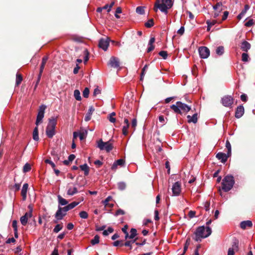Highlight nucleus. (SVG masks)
Segmentation results:
<instances>
[{
  "mask_svg": "<svg viewBox=\"0 0 255 255\" xmlns=\"http://www.w3.org/2000/svg\"><path fill=\"white\" fill-rule=\"evenodd\" d=\"M212 233V230L209 227H205L204 226L198 227L194 233L195 236L193 239L197 242H200L202 239L209 237Z\"/></svg>",
  "mask_w": 255,
  "mask_h": 255,
  "instance_id": "nucleus-1",
  "label": "nucleus"
},
{
  "mask_svg": "<svg viewBox=\"0 0 255 255\" xmlns=\"http://www.w3.org/2000/svg\"><path fill=\"white\" fill-rule=\"evenodd\" d=\"M173 5L172 0H156L154 6V10L155 11L159 9L161 12L167 14L168 9Z\"/></svg>",
  "mask_w": 255,
  "mask_h": 255,
  "instance_id": "nucleus-2",
  "label": "nucleus"
},
{
  "mask_svg": "<svg viewBox=\"0 0 255 255\" xmlns=\"http://www.w3.org/2000/svg\"><path fill=\"white\" fill-rule=\"evenodd\" d=\"M235 184L233 176L228 175L226 176L222 182V189L225 192H228L233 188Z\"/></svg>",
  "mask_w": 255,
  "mask_h": 255,
  "instance_id": "nucleus-3",
  "label": "nucleus"
},
{
  "mask_svg": "<svg viewBox=\"0 0 255 255\" xmlns=\"http://www.w3.org/2000/svg\"><path fill=\"white\" fill-rule=\"evenodd\" d=\"M57 124V119L52 117L49 122L46 129V134L49 138H52L55 134V128Z\"/></svg>",
  "mask_w": 255,
  "mask_h": 255,
  "instance_id": "nucleus-4",
  "label": "nucleus"
},
{
  "mask_svg": "<svg viewBox=\"0 0 255 255\" xmlns=\"http://www.w3.org/2000/svg\"><path fill=\"white\" fill-rule=\"evenodd\" d=\"M170 108L176 114H181L182 111L184 112L187 113L191 110V107L187 104H184L180 101H178L175 105H172L170 106Z\"/></svg>",
  "mask_w": 255,
  "mask_h": 255,
  "instance_id": "nucleus-5",
  "label": "nucleus"
},
{
  "mask_svg": "<svg viewBox=\"0 0 255 255\" xmlns=\"http://www.w3.org/2000/svg\"><path fill=\"white\" fill-rule=\"evenodd\" d=\"M97 147L101 150H106V152H110L113 148V144L111 142V140L107 142H104L102 139L97 141Z\"/></svg>",
  "mask_w": 255,
  "mask_h": 255,
  "instance_id": "nucleus-6",
  "label": "nucleus"
},
{
  "mask_svg": "<svg viewBox=\"0 0 255 255\" xmlns=\"http://www.w3.org/2000/svg\"><path fill=\"white\" fill-rule=\"evenodd\" d=\"M69 210H70L68 209L67 206H65L64 207L58 206V210L55 214V218L57 219V220H62L63 217L66 216V212Z\"/></svg>",
  "mask_w": 255,
  "mask_h": 255,
  "instance_id": "nucleus-7",
  "label": "nucleus"
},
{
  "mask_svg": "<svg viewBox=\"0 0 255 255\" xmlns=\"http://www.w3.org/2000/svg\"><path fill=\"white\" fill-rule=\"evenodd\" d=\"M46 108V106L44 105H42L39 107L38 114L36 117V120L35 122V124L37 126L40 123L44 116L45 110Z\"/></svg>",
  "mask_w": 255,
  "mask_h": 255,
  "instance_id": "nucleus-8",
  "label": "nucleus"
},
{
  "mask_svg": "<svg viewBox=\"0 0 255 255\" xmlns=\"http://www.w3.org/2000/svg\"><path fill=\"white\" fill-rule=\"evenodd\" d=\"M222 105L226 107H231L234 103V99L231 96L226 95L221 99Z\"/></svg>",
  "mask_w": 255,
  "mask_h": 255,
  "instance_id": "nucleus-9",
  "label": "nucleus"
},
{
  "mask_svg": "<svg viewBox=\"0 0 255 255\" xmlns=\"http://www.w3.org/2000/svg\"><path fill=\"white\" fill-rule=\"evenodd\" d=\"M198 52L200 58L202 59L207 58L210 55V50L205 46L200 47L198 49Z\"/></svg>",
  "mask_w": 255,
  "mask_h": 255,
  "instance_id": "nucleus-10",
  "label": "nucleus"
},
{
  "mask_svg": "<svg viewBox=\"0 0 255 255\" xmlns=\"http://www.w3.org/2000/svg\"><path fill=\"white\" fill-rule=\"evenodd\" d=\"M110 41L111 40L109 37L100 39L99 41V47L102 49L104 51H107L109 46V43Z\"/></svg>",
  "mask_w": 255,
  "mask_h": 255,
  "instance_id": "nucleus-11",
  "label": "nucleus"
},
{
  "mask_svg": "<svg viewBox=\"0 0 255 255\" xmlns=\"http://www.w3.org/2000/svg\"><path fill=\"white\" fill-rule=\"evenodd\" d=\"M108 65L112 68H118L120 67V60L118 58L112 56L111 57Z\"/></svg>",
  "mask_w": 255,
  "mask_h": 255,
  "instance_id": "nucleus-12",
  "label": "nucleus"
},
{
  "mask_svg": "<svg viewBox=\"0 0 255 255\" xmlns=\"http://www.w3.org/2000/svg\"><path fill=\"white\" fill-rule=\"evenodd\" d=\"M172 192L173 196H178L181 192V183L179 181L174 183L172 187Z\"/></svg>",
  "mask_w": 255,
  "mask_h": 255,
  "instance_id": "nucleus-13",
  "label": "nucleus"
},
{
  "mask_svg": "<svg viewBox=\"0 0 255 255\" xmlns=\"http://www.w3.org/2000/svg\"><path fill=\"white\" fill-rule=\"evenodd\" d=\"M32 209L31 208L30 211L28 212H26L24 215L20 217V221L21 224L25 226L27 223L28 219L32 216Z\"/></svg>",
  "mask_w": 255,
  "mask_h": 255,
  "instance_id": "nucleus-14",
  "label": "nucleus"
},
{
  "mask_svg": "<svg viewBox=\"0 0 255 255\" xmlns=\"http://www.w3.org/2000/svg\"><path fill=\"white\" fill-rule=\"evenodd\" d=\"M230 156V155H228V153L226 154L220 152H218L216 154V157L217 158L220 160L222 163H224L227 161L228 158Z\"/></svg>",
  "mask_w": 255,
  "mask_h": 255,
  "instance_id": "nucleus-15",
  "label": "nucleus"
},
{
  "mask_svg": "<svg viewBox=\"0 0 255 255\" xmlns=\"http://www.w3.org/2000/svg\"><path fill=\"white\" fill-rule=\"evenodd\" d=\"M244 114V108L242 105L238 106L235 112V117L239 119L241 118Z\"/></svg>",
  "mask_w": 255,
  "mask_h": 255,
  "instance_id": "nucleus-16",
  "label": "nucleus"
},
{
  "mask_svg": "<svg viewBox=\"0 0 255 255\" xmlns=\"http://www.w3.org/2000/svg\"><path fill=\"white\" fill-rule=\"evenodd\" d=\"M48 59V57L47 56H44L42 58V62H41L40 67L39 74L38 76V80H39V79L41 77V74H42V73L43 71V70L44 69L45 64L46 63Z\"/></svg>",
  "mask_w": 255,
  "mask_h": 255,
  "instance_id": "nucleus-17",
  "label": "nucleus"
},
{
  "mask_svg": "<svg viewBox=\"0 0 255 255\" xmlns=\"http://www.w3.org/2000/svg\"><path fill=\"white\" fill-rule=\"evenodd\" d=\"M95 109L93 106H91L89 107L87 113L86 114L85 117V121L86 122L89 121L91 119V116L93 114V113L94 112Z\"/></svg>",
  "mask_w": 255,
  "mask_h": 255,
  "instance_id": "nucleus-18",
  "label": "nucleus"
},
{
  "mask_svg": "<svg viewBox=\"0 0 255 255\" xmlns=\"http://www.w3.org/2000/svg\"><path fill=\"white\" fill-rule=\"evenodd\" d=\"M239 240L236 238H233L232 242V247L230 249L237 252L239 250Z\"/></svg>",
  "mask_w": 255,
  "mask_h": 255,
  "instance_id": "nucleus-19",
  "label": "nucleus"
},
{
  "mask_svg": "<svg viewBox=\"0 0 255 255\" xmlns=\"http://www.w3.org/2000/svg\"><path fill=\"white\" fill-rule=\"evenodd\" d=\"M28 187V184L27 183H24L23 185L21 194V196L22 197V200L23 201H25L26 200Z\"/></svg>",
  "mask_w": 255,
  "mask_h": 255,
  "instance_id": "nucleus-20",
  "label": "nucleus"
},
{
  "mask_svg": "<svg viewBox=\"0 0 255 255\" xmlns=\"http://www.w3.org/2000/svg\"><path fill=\"white\" fill-rule=\"evenodd\" d=\"M251 48V44L247 41H244L241 45V49L247 52Z\"/></svg>",
  "mask_w": 255,
  "mask_h": 255,
  "instance_id": "nucleus-21",
  "label": "nucleus"
},
{
  "mask_svg": "<svg viewBox=\"0 0 255 255\" xmlns=\"http://www.w3.org/2000/svg\"><path fill=\"white\" fill-rule=\"evenodd\" d=\"M187 118L188 119V122L189 123H193L194 124H196L198 121V114L197 113H195L193 115V116L188 115L187 116Z\"/></svg>",
  "mask_w": 255,
  "mask_h": 255,
  "instance_id": "nucleus-22",
  "label": "nucleus"
},
{
  "mask_svg": "<svg viewBox=\"0 0 255 255\" xmlns=\"http://www.w3.org/2000/svg\"><path fill=\"white\" fill-rule=\"evenodd\" d=\"M253 224L250 220L244 221L240 223V227L243 229H246L247 227H252Z\"/></svg>",
  "mask_w": 255,
  "mask_h": 255,
  "instance_id": "nucleus-23",
  "label": "nucleus"
},
{
  "mask_svg": "<svg viewBox=\"0 0 255 255\" xmlns=\"http://www.w3.org/2000/svg\"><path fill=\"white\" fill-rule=\"evenodd\" d=\"M250 6L248 4H246L244 6V9L242 10L241 13L238 15V18L240 20L246 13L247 11L250 9Z\"/></svg>",
  "mask_w": 255,
  "mask_h": 255,
  "instance_id": "nucleus-24",
  "label": "nucleus"
},
{
  "mask_svg": "<svg viewBox=\"0 0 255 255\" xmlns=\"http://www.w3.org/2000/svg\"><path fill=\"white\" fill-rule=\"evenodd\" d=\"M58 198V202L59 204V206H65L66 205L68 202L65 199L62 198L60 195H58L57 196Z\"/></svg>",
  "mask_w": 255,
  "mask_h": 255,
  "instance_id": "nucleus-25",
  "label": "nucleus"
},
{
  "mask_svg": "<svg viewBox=\"0 0 255 255\" xmlns=\"http://www.w3.org/2000/svg\"><path fill=\"white\" fill-rule=\"evenodd\" d=\"M81 170L84 172V175L87 176L89 173V167L86 163L80 166Z\"/></svg>",
  "mask_w": 255,
  "mask_h": 255,
  "instance_id": "nucleus-26",
  "label": "nucleus"
},
{
  "mask_svg": "<svg viewBox=\"0 0 255 255\" xmlns=\"http://www.w3.org/2000/svg\"><path fill=\"white\" fill-rule=\"evenodd\" d=\"M77 193H78V190L77 188L75 187L73 188L69 187L67 192V195L70 196H73Z\"/></svg>",
  "mask_w": 255,
  "mask_h": 255,
  "instance_id": "nucleus-27",
  "label": "nucleus"
},
{
  "mask_svg": "<svg viewBox=\"0 0 255 255\" xmlns=\"http://www.w3.org/2000/svg\"><path fill=\"white\" fill-rule=\"evenodd\" d=\"M222 6V3L221 2H218L213 6V8L215 10L218 11L219 12H220L223 10Z\"/></svg>",
  "mask_w": 255,
  "mask_h": 255,
  "instance_id": "nucleus-28",
  "label": "nucleus"
},
{
  "mask_svg": "<svg viewBox=\"0 0 255 255\" xmlns=\"http://www.w3.org/2000/svg\"><path fill=\"white\" fill-rule=\"evenodd\" d=\"M32 136H33V139L34 140L38 141L39 140L38 128V127L37 126L34 128Z\"/></svg>",
  "mask_w": 255,
  "mask_h": 255,
  "instance_id": "nucleus-29",
  "label": "nucleus"
},
{
  "mask_svg": "<svg viewBox=\"0 0 255 255\" xmlns=\"http://www.w3.org/2000/svg\"><path fill=\"white\" fill-rule=\"evenodd\" d=\"M224 53V47L223 46H218L216 49V53L219 55L221 56Z\"/></svg>",
  "mask_w": 255,
  "mask_h": 255,
  "instance_id": "nucleus-30",
  "label": "nucleus"
},
{
  "mask_svg": "<svg viewBox=\"0 0 255 255\" xmlns=\"http://www.w3.org/2000/svg\"><path fill=\"white\" fill-rule=\"evenodd\" d=\"M126 183L125 182H119L118 183V188L120 190L123 191L126 188Z\"/></svg>",
  "mask_w": 255,
  "mask_h": 255,
  "instance_id": "nucleus-31",
  "label": "nucleus"
},
{
  "mask_svg": "<svg viewBox=\"0 0 255 255\" xmlns=\"http://www.w3.org/2000/svg\"><path fill=\"white\" fill-rule=\"evenodd\" d=\"M99 236L98 235H96L94 237V238L91 241V244L94 246L96 244H98L99 243Z\"/></svg>",
  "mask_w": 255,
  "mask_h": 255,
  "instance_id": "nucleus-32",
  "label": "nucleus"
},
{
  "mask_svg": "<svg viewBox=\"0 0 255 255\" xmlns=\"http://www.w3.org/2000/svg\"><path fill=\"white\" fill-rule=\"evenodd\" d=\"M74 96L76 100L79 101L81 100L80 92L78 90H75L74 91Z\"/></svg>",
  "mask_w": 255,
  "mask_h": 255,
  "instance_id": "nucleus-33",
  "label": "nucleus"
},
{
  "mask_svg": "<svg viewBox=\"0 0 255 255\" xmlns=\"http://www.w3.org/2000/svg\"><path fill=\"white\" fill-rule=\"evenodd\" d=\"M136 240H137V238H136L133 240H131V241H127L124 243V246H125L126 247H128L129 248V249L131 250L132 248L131 244L134 243V242H135Z\"/></svg>",
  "mask_w": 255,
  "mask_h": 255,
  "instance_id": "nucleus-34",
  "label": "nucleus"
},
{
  "mask_svg": "<svg viewBox=\"0 0 255 255\" xmlns=\"http://www.w3.org/2000/svg\"><path fill=\"white\" fill-rule=\"evenodd\" d=\"M137 231L134 228H131L130 231L129 239H133L137 235Z\"/></svg>",
  "mask_w": 255,
  "mask_h": 255,
  "instance_id": "nucleus-35",
  "label": "nucleus"
},
{
  "mask_svg": "<svg viewBox=\"0 0 255 255\" xmlns=\"http://www.w3.org/2000/svg\"><path fill=\"white\" fill-rule=\"evenodd\" d=\"M114 232V229L113 228L109 227L108 228L107 230H104L103 232V235L104 236H107L109 235V233H112Z\"/></svg>",
  "mask_w": 255,
  "mask_h": 255,
  "instance_id": "nucleus-36",
  "label": "nucleus"
},
{
  "mask_svg": "<svg viewBox=\"0 0 255 255\" xmlns=\"http://www.w3.org/2000/svg\"><path fill=\"white\" fill-rule=\"evenodd\" d=\"M148 68V65L146 64L144 65V66L143 67L142 69V71L140 74V80H142L144 77V76L145 74V72Z\"/></svg>",
  "mask_w": 255,
  "mask_h": 255,
  "instance_id": "nucleus-37",
  "label": "nucleus"
},
{
  "mask_svg": "<svg viewBox=\"0 0 255 255\" xmlns=\"http://www.w3.org/2000/svg\"><path fill=\"white\" fill-rule=\"evenodd\" d=\"M79 204V202H73L71 203L70 204H69L68 205H66L68 209L70 210L74 208H75L76 206H77Z\"/></svg>",
  "mask_w": 255,
  "mask_h": 255,
  "instance_id": "nucleus-38",
  "label": "nucleus"
},
{
  "mask_svg": "<svg viewBox=\"0 0 255 255\" xmlns=\"http://www.w3.org/2000/svg\"><path fill=\"white\" fill-rule=\"evenodd\" d=\"M226 147L228 149V155H231V145L229 140H227L226 142Z\"/></svg>",
  "mask_w": 255,
  "mask_h": 255,
  "instance_id": "nucleus-39",
  "label": "nucleus"
},
{
  "mask_svg": "<svg viewBox=\"0 0 255 255\" xmlns=\"http://www.w3.org/2000/svg\"><path fill=\"white\" fill-rule=\"evenodd\" d=\"M30 169H31V166L29 163H26L23 166V171L24 173H26V172L29 171L30 170Z\"/></svg>",
  "mask_w": 255,
  "mask_h": 255,
  "instance_id": "nucleus-40",
  "label": "nucleus"
},
{
  "mask_svg": "<svg viewBox=\"0 0 255 255\" xmlns=\"http://www.w3.org/2000/svg\"><path fill=\"white\" fill-rule=\"evenodd\" d=\"M154 24L153 19L152 18L149 19L145 23V26L147 28L152 27Z\"/></svg>",
  "mask_w": 255,
  "mask_h": 255,
  "instance_id": "nucleus-41",
  "label": "nucleus"
},
{
  "mask_svg": "<svg viewBox=\"0 0 255 255\" xmlns=\"http://www.w3.org/2000/svg\"><path fill=\"white\" fill-rule=\"evenodd\" d=\"M79 216L82 219H86L88 218V214L86 211H82L79 213Z\"/></svg>",
  "mask_w": 255,
  "mask_h": 255,
  "instance_id": "nucleus-42",
  "label": "nucleus"
},
{
  "mask_svg": "<svg viewBox=\"0 0 255 255\" xmlns=\"http://www.w3.org/2000/svg\"><path fill=\"white\" fill-rule=\"evenodd\" d=\"M136 12L139 14H143L144 13V7L137 6L136 8Z\"/></svg>",
  "mask_w": 255,
  "mask_h": 255,
  "instance_id": "nucleus-43",
  "label": "nucleus"
},
{
  "mask_svg": "<svg viewBox=\"0 0 255 255\" xmlns=\"http://www.w3.org/2000/svg\"><path fill=\"white\" fill-rule=\"evenodd\" d=\"M22 80V76L20 74H16V85H19Z\"/></svg>",
  "mask_w": 255,
  "mask_h": 255,
  "instance_id": "nucleus-44",
  "label": "nucleus"
},
{
  "mask_svg": "<svg viewBox=\"0 0 255 255\" xmlns=\"http://www.w3.org/2000/svg\"><path fill=\"white\" fill-rule=\"evenodd\" d=\"M129 125H125L122 128V132L123 134L125 135H127L128 133V128H129Z\"/></svg>",
  "mask_w": 255,
  "mask_h": 255,
  "instance_id": "nucleus-45",
  "label": "nucleus"
},
{
  "mask_svg": "<svg viewBox=\"0 0 255 255\" xmlns=\"http://www.w3.org/2000/svg\"><path fill=\"white\" fill-rule=\"evenodd\" d=\"M113 245L115 247H118L119 246H124V244L123 243V241L121 240H117L116 241H115L113 243Z\"/></svg>",
  "mask_w": 255,
  "mask_h": 255,
  "instance_id": "nucleus-46",
  "label": "nucleus"
},
{
  "mask_svg": "<svg viewBox=\"0 0 255 255\" xmlns=\"http://www.w3.org/2000/svg\"><path fill=\"white\" fill-rule=\"evenodd\" d=\"M62 226L60 225V224H57L55 226L53 229V232L54 233H57L62 229Z\"/></svg>",
  "mask_w": 255,
  "mask_h": 255,
  "instance_id": "nucleus-47",
  "label": "nucleus"
},
{
  "mask_svg": "<svg viewBox=\"0 0 255 255\" xmlns=\"http://www.w3.org/2000/svg\"><path fill=\"white\" fill-rule=\"evenodd\" d=\"M84 54L85 55L84 58V62L85 63H86L89 60V52L87 49L84 50Z\"/></svg>",
  "mask_w": 255,
  "mask_h": 255,
  "instance_id": "nucleus-48",
  "label": "nucleus"
},
{
  "mask_svg": "<svg viewBox=\"0 0 255 255\" xmlns=\"http://www.w3.org/2000/svg\"><path fill=\"white\" fill-rule=\"evenodd\" d=\"M159 55L162 57L164 59H166L167 58V52L165 51H161L159 52Z\"/></svg>",
  "mask_w": 255,
  "mask_h": 255,
  "instance_id": "nucleus-49",
  "label": "nucleus"
},
{
  "mask_svg": "<svg viewBox=\"0 0 255 255\" xmlns=\"http://www.w3.org/2000/svg\"><path fill=\"white\" fill-rule=\"evenodd\" d=\"M89 89L85 88L83 92V96L84 98H88L89 95Z\"/></svg>",
  "mask_w": 255,
  "mask_h": 255,
  "instance_id": "nucleus-50",
  "label": "nucleus"
},
{
  "mask_svg": "<svg viewBox=\"0 0 255 255\" xmlns=\"http://www.w3.org/2000/svg\"><path fill=\"white\" fill-rule=\"evenodd\" d=\"M122 12V9L121 7H118L117 8L115 16L117 18H120V16L118 15L119 13H121Z\"/></svg>",
  "mask_w": 255,
  "mask_h": 255,
  "instance_id": "nucleus-51",
  "label": "nucleus"
},
{
  "mask_svg": "<svg viewBox=\"0 0 255 255\" xmlns=\"http://www.w3.org/2000/svg\"><path fill=\"white\" fill-rule=\"evenodd\" d=\"M249 55L246 53H243L242 55V60L244 62L248 61Z\"/></svg>",
  "mask_w": 255,
  "mask_h": 255,
  "instance_id": "nucleus-52",
  "label": "nucleus"
},
{
  "mask_svg": "<svg viewBox=\"0 0 255 255\" xmlns=\"http://www.w3.org/2000/svg\"><path fill=\"white\" fill-rule=\"evenodd\" d=\"M189 240H190L189 239H187L186 240V243L184 245V249H183L184 253H186V252L187 251V250L188 248V246L189 245Z\"/></svg>",
  "mask_w": 255,
  "mask_h": 255,
  "instance_id": "nucleus-53",
  "label": "nucleus"
},
{
  "mask_svg": "<svg viewBox=\"0 0 255 255\" xmlns=\"http://www.w3.org/2000/svg\"><path fill=\"white\" fill-rule=\"evenodd\" d=\"M116 163L119 166H123L125 164V160L123 159H119L115 161Z\"/></svg>",
  "mask_w": 255,
  "mask_h": 255,
  "instance_id": "nucleus-54",
  "label": "nucleus"
},
{
  "mask_svg": "<svg viewBox=\"0 0 255 255\" xmlns=\"http://www.w3.org/2000/svg\"><path fill=\"white\" fill-rule=\"evenodd\" d=\"M125 214V212L123 210L119 209L116 211L115 215L118 216L120 215H124Z\"/></svg>",
  "mask_w": 255,
  "mask_h": 255,
  "instance_id": "nucleus-55",
  "label": "nucleus"
},
{
  "mask_svg": "<svg viewBox=\"0 0 255 255\" xmlns=\"http://www.w3.org/2000/svg\"><path fill=\"white\" fill-rule=\"evenodd\" d=\"M45 162L46 163H48V164H49L50 165H51V166H52V167L53 168H54L55 167V164L54 163V162L53 161H52L50 159H46L45 161Z\"/></svg>",
  "mask_w": 255,
  "mask_h": 255,
  "instance_id": "nucleus-56",
  "label": "nucleus"
},
{
  "mask_svg": "<svg viewBox=\"0 0 255 255\" xmlns=\"http://www.w3.org/2000/svg\"><path fill=\"white\" fill-rule=\"evenodd\" d=\"M17 221L16 220H13L12 222V226L13 228V230H18L17 228Z\"/></svg>",
  "mask_w": 255,
  "mask_h": 255,
  "instance_id": "nucleus-57",
  "label": "nucleus"
},
{
  "mask_svg": "<svg viewBox=\"0 0 255 255\" xmlns=\"http://www.w3.org/2000/svg\"><path fill=\"white\" fill-rule=\"evenodd\" d=\"M196 212L194 211H190L188 213V216L190 218H193L195 217Z\"/></svg>",
  "mask_w": 255,
  "mask_h": 255,
  "instance_id": "nucleus-58",
  "label": "nucleus"
},
{
  "mask_svg": "<svg viewBox=\"0 0 255 255\" xmlns=\"http://www.w3.org/2000/svg\"><path fill=\"white\" fill-rule=\"evenodd\" d=\"M184 26H181L179 29L177 31V33L180 34V35H182L184 34Z\"/></svg>",
  "mask_w": 255,
  "mask_h": 255,
  "instance_id": "nucleus-59",
  "label": "nucleus"
},
{
  "mask_svg": "<svg viewBox=\"0 0 255 255\" xmlns=\"http://www.w3.org/2000/svg\"><path fill=\"white\" fill-rule=\"evenodd\" d=\"M112 199L111 196H108L104 201H103V204L105 206H107L109 202Z\"/></svg>",
  "mask_w": 255,
  "mask_h": 255,
  "instance_id": "nucleus-60",
  "label": "nucleus"
},
{
  "mask_svg": "<svg viewBox=\"0 0 255 255\" xmlns=\"http://www.w3.org/2000/svg\"><path fill=\"white\" fill-rule=\"evenodd\" d=\"M137 125V121L136 119H133L131 121V127L135 129Z\"/></svg>",
  "mask_w": 255,
  "mask_h": 255,
  "instance_id": "nucleus-61",
  "label": "nucleus"
},
{
  "mask_svg": "<svg viewBox=\"0 0 255 255\" xmlns=\"http://www.w3.org/2000/svg\"><path fill=\"white\" fill-rule=\"evenodd\" d=\"M101 93V90L97 87L94 89V92H93V95L94 96H96L97 95Z\"/></svg>",
  "mask_w": 255,
  "mask_h": 255,
  "instance_id": "nucleus-62",
  "label": "nucleus"
},
{
  "mask_svg": "<svg viewBox=\"0 0 255 255\" xmlns=\"http://www.w3.org/2000/svg\"><path fill=\"white\" fill-rule=\"evenodd\" d=\"M241 99L243 102H247L248 100V96L246 94H243L241 96Z\"/></svg>",
  "mask_w": 255,
  "mask_h": 255,
  "instance_id": "nucleus-63",
  "label": "nucleus"
},
{
  "mask_svg": "<svg viewBox=\"0 0 255 255\" xmlns=\"http://www.w3.org/2000/svg\"><path fill=\"white\" fill-rule=\"evenodd\" d=\"M210 202H206L204 204V208L206 211H209L210 210Z\"/></svg>",
  "mask_w": 255,
  "mask_h": 255,
  "instance_id": "nucleus-64",
  "label": "nucleus"
}]
</instances>
